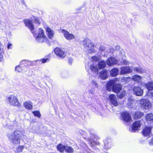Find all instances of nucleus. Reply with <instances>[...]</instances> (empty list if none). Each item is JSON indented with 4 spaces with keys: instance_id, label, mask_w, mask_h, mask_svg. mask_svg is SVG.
Returning <instances> with one entry per match:
<instances>
[{
    "instance_id": "obj_1",
    "label": "nucleus",
    "mask_w": 153,
    "mask_h": 153,
    "mask_svg": "<svg viewBox=\"0 0 153 153\" xmlns=\"http://www.w3.org/2000/svg\"><path fill=\"white\" fill-rule=\"evenodd\" d=\"M22 131L16 130L13 132L9 134L8 138L10 143L13 145L16 146L20 143V138L23 135Z\"/></svg>"
},
{
    "instance_id": "obj_2",
    "label": "nucleus",
    "mask_w": 153,
    "mask_h": 153,
    "mask_svg": "<svg viewBox=\"0 0 153 153\" xmlns=\"http://www.w3.org/2000/svg\"><path fill=\"white\" fill-rule=\"evenodd\" d=\"M116 84V81L115 80H110L107 83L106 85L107 90L110 91L111 89L114 92L118 93L121 90L122 87L120 85Z\"/></svg>"
},
{
    "instance_id": "obj_3",
    "label": "nucleus",
    "mask_w": 153,
    "mask_h": 153,
    "mask_svg": "<svg viewBox=\"0 0 153 153\" xmlns=\"http://www.w3.org/2000/svg\"><path fill=\"white\" fill-rule=\"evenodd\" d=\"M7 100L8 103L11 105L17 107H20L21 106L17 97L14 94L7 97Z\"/></svg>"
},
{
    "instance_id": "obj_4",
    "label": "nucleus",
    "mask_w": 153,
    "mask_h": 153,
    "mask_svg": "<svg viewBox=\"0 0 153 153\" xmlns=\"http://www.w3.org/2000/svg\"><path fill=\"white\" fill-rule=\"evenodd\" d=\"M84 47L88 51V53H91L94 52V47L91 41L88 39H85L83 42Z\"/></svg>"
},
{
    "instance_id": "obj_5",
    "label": "nucleus",
    "mask_w": 153,
    "mask_h": 153,
    "mask_svg": "<svg viewBox=\"0 0 153 153\" xmlns=\"http://www.w3.org/2000/svg\"><path fill=\"white\" fill-rule=\"evenodd\" d=\"M141 105L146 109H148L152 107L151 103L147 99H142L140 100Z\"/></svg>"
},
{
    "instance_id": "obj_6",
    "label": "nucleus",
    "mask_w": 153,
    "mask_h": 153,
    "mask_svg": "<svg viewBox=\"0 0 153 153\" xmlns=\"http://www.w3.org/2000/svg\"><path fill=\"white\" fill-rule=\"evenodd\" d=\"M145 85L149 91L147 93V95L153 99V93L150 91L153 90V82H150L146 83Z\"/></svg>"
},
{
    "instance_id": "obj_7",
    "label": "nucleus",
    "mask_w": 153,
    "mask_h": 153,
    "mask_svg": "<svg viewBox=\"0 0 153 153\" xmlns=\"http://www.w3.org/2000/svg\"><path fill=\"white\" fill-rule=\"evenodd\" d=\"M120 73L121 74H129L132 72V70L129 66H123L120 68Z\"/></svg>"
},
{
    "instance_id": "obj_8",
    "label": "nucleus",
    "mask_w": 153,
    "mask_h": 153,
    "mask_svg": "<svg viewBox=\"0 0 153 153\" xmlns=\"http://www.w3.org/2000/svg\"><path fill=\"white\" fill-rule=\"evenodd\" d=\"M109 100L111 104L113 105L117 106L118 105V102L117 101V99L115 95L111 94L109 96Z\"/></svg>"
},
{
    "instance_id": "obj_9",
    "label": "nucleus",
    "mask_w": 153,
    "mask_h": 153,
    "mask_svg": "<svg viewBox=\"0 0 153 153\" xmlns=\"http://www.w3.org/2000/svg\"><path fill=\"white\" fill-rule=\"evenodd\" d=\"M64 36L66 39L68 40H71L75 38V36L72 34L70 33L68 31L65 30H62Z\"/></svg>"
},
{
    "instance_id": "obj_10",
    "label": "nucleus",
    "mask_w": 153,
    "mask_h": 153,
    "mask_svg": "<svg viewBox=\"0 0 153 153\" xmlns=\"http://www.w3.org/2000/svg\"><path fill=\"white\" fill-rule=\"evenodd\" d=\"M134 94L137 96H142L143 95V91L139 87L135 86L133 88Z\"/></svg>"
},
{
    "instance_id": "obj_11",
    "label": "nucleus",
    "mask_w": 153,
    "mask_h": 153,
    "mask_svg": "<svg viewBox=\"0 0 153 153\" xmlns=\"http://www.w3.org/2000/svg\"><path fill=\"white\" fill-rule=\"evenodd\" d=\"M121 116L123 120L128 122L131 120V117L128 112H124L122 113Z\"/></svg>"
},
{
    "instance_id": "obj_12",
    "label": "nucleus",
    "mask_w": 153,
    "mask_h": 153,
    "mask_svg": "<svg viewBox=\"0 0 153 153\" xmlns=\"http://www.w3.org/2000/svg\"><path fill=\"white\" fill-rule=\"evenodd\" d=\"M55 53L60 57L64 58L65 56V53L62 50L59 48H56L54 49Z\"/></svg>"
},
{
    "instance_id": "obj_13",
    "label": "nucleus",
    "mask_w": 153,
    "mask_h": 153,
    "mask_svg": "<svg viewBox=\"0 0 153 153\" xmlns=\"http://www.w3.org/2000/svg\"><path fill=\"white\" fill-rule=\"evenodd\" d=\"M24 22L26 26H27L33 33L32 31L34 30V28L32 21L29 19H26L24 20Z\"/></svg>"
},
{
    "instance_id": "obj_14",
    "label": "nucleus",
    "mask_w": 153,
    "mask_h": 153,
    "mask_svg": "<svg viewBox=\"0 0 153 153\" xmlns=\"http://www.w3.org/2000/svg\"><path fill=\"white\" fill-rule=\"evenodd\" d=\"M45 29L49 39H52L54 34L53 31L48 27H47Z\"/></svg>"
},
{
    "instance_id": "obj_15",
    "label": "nucleus",
    "mask_w": 153,
    "mask_h": 153,
    "mask_svg": "<svg viewBox=\"0 0 153 153\" xmlns=\"http://www.w3.org/2000/svg\"><path fill=\"white\" fill-rule=\"evenodd\" d=\"M136 101L132 97H131L128 99L127 103L128 107L130 108H133L135 105Z\"/></svg>"
},
{
    "instance_id": "obj_16",
    "label": "nucleus",
    "mask_w": 153,
    "mask_h": 153,
    "mask_svg": "<svg viewBox=\"0 0 153 153\" xmlns=\"http://www.w3.org/2000/svg\"><path fill=\"white\" fill-rule=\"evenodd\" d=\"M36 40L39 42H47L48 39L45 35L44 36H37L36 38Z\"/></svg>"
},
{
    "instance_id": "obj_17",
    "label": "nucleus",
    "mask_w": 153,
    "mask_h": 153,
    "mask_svg": "<svg viewBox=\"0 0 153 153\" xmlns=\"http://www.w3.org/2000/svg\"><path fill=\"white\" fill-rule=\"evenodd\" d=\"M117 61L113 57H111L109 58L107 61V65L110 66H113L117 63Z\"/></svg>"
},
{
    "instance_id": "obj_18",
    "label": "nucleus",
    "mask_w": 153,
    "mask_h": 153,
    "mask_svg": "<svg viewBox=\"0 0 153 153\" xmlns=\"http://www.w3.org/2000/svg\"><path fill=\"white\" fill-rule=\"evenodd\" d=\"M151 127H146L143 130V134L144 136H148L151 133Z\"/></svg>"
},
{
    "instance_id": "obj_19",
    "label": "nucleus",
    "mask_w": 153,
    "mask_h": 153,
    "mask_svg": "<svg viewBox=\"0 0 153 153\" xmlns=\"http://www.w3.org/2000/svg\"><path fill=\"white\" fill-rule=\"evenodd\" d=\"M141 123L139 121H136L134 122L133 124L132 128L134 131H135L138 129L141 126Z\"/></svg>"
},
{
    "instance_id": "obj_20",
    "label": "nucleus",
    "mask_w": 153,
    "mask_h": 153,
    "mask_svg": "<svg viewBox=\"0 0 153 153\" xmlns=\"http://www.w3.org/2000/svg\"><path fill=\"white\" fill-rule=\"evenodd\" d=\"M25 107L27 109L32 110L33 108L32 104L30 102H25L24 103Z\"/></svg>"
},
{
    "instance_id": "obj_21",
    "label": "nucleus",
    "mask_w": 153,
    "mask_h": 153,
    "mask_svg": "<svg viewBox=\"0 0 153 153\" xmlns=\"http://www.w3.org/2000/svg\"><path fill=\"white\" fill-rule=\"evenodd\" d=\"M119 71L117 68H113L110 71V74L112 76H115L118 74Z\"/></svg>"
},
{
    "instance_id": "obj_22",
    "label": "nucleus",
    "mask_w": 153,
    "mask_h": 153,
    "mask_svg": "<svg viewBox=\"0 0 153 153\" xmlns=\"http://www.w3.org/2000/svg\"><path fill=\"white\" fill-rule=\"evenodd\" d=\"M107 72L105 70H103L100 73V76L101 79H105L107 78Z\"/></svg>"
},
{
    "instance_id": "obj_23",
    "label": "nucleus",
    "mask_w": 153,
    "mask_h": 153,
    "mask_svg": "<svg viewBox=\"0 0 153 153\" xmlns=\"http://www.w3.org/2000/svg\"><path fill=\"white\" fill-rule=\"evenodd\" d=\"M133 71L134 72L137 73H143L145 71V70L140 67H134L133 68Z\"/></svg>"
},
{
    "instance_id": "obj_24",
    "label": "nucleus",
    "mask_w": 153,
    "mask_h": 153,
    "mask_svg": "<svg viewBox=\"0 0 153 153\" xmlns=\"http://www.w3.org/2000/svg\"><path fill=\"white\" fill-rule=\"evenodd\" d=\"M143 115V113L140 111H137L135 112L134 115V118L135 119L140 118Z\"/></svg>"
},
{
    "instance_id": "obj_25",
    "label": "nucleus",
    "mask_w": 153,
    "mask_h": 153,
    "mask_svg": "<svg viewBox=\"0 0 153 153\" xmlns=\"http://www.w3.org/2000/svg\"><path fill=\"white\" fill-rule=\"evenodd\" d=\"M142 77L138 75H135L132 76V79L134 81L139 82L141 80Z\"/></svg>"
},
{
    "instance_id": "obj_26",
    "label": "nucleus",
    "mask_w": 153,
    "mask_h": 153,
    "mask_svg": "<svg viewBox=\"0 0 153 153\" xmlns=\"http://www.w3.org/2000/svg\"><path fill=\"white\" fill-rule=\"evenodd\" d=\"M65 146H64L61 144H60L57 146V149L59 152H63L64 151V150L65 149Z\"/></svg>"
},
{
    "instance_id": "obj_27",
    "label": "nucleus",
    "mask_w": 153,
    "mask_h": 153,
    "mask_svg": "<svg viewBox=\"0 0 153 153\" xmlns=\"http://www.w3.org/2000/svg\"><path fill=\"white\" fill-rule=\"evenodd\" d=\"M126 91L124 90H122L120 91L118 93H117V96L120 98H122L125 96Z\"/></svg>"
},
{
    "instance_id": "obj_28",
    "label": "nucleus",
    "mask_w": 153,
    "mask_h": 153,
    "mask_svg": "<svg viewBox=\"0 0 153 153\" xmlns=\"http://www.w3.org/2000/svg\"><path fill=\"white\" fill-rule=\"evenodd\" d=\"M98 65L100 69H102L105 67L106 63L105 61L102 60L98 63Z\"/></svg>"
},
{
    "instance_id": "obj_29",
    "label": "nucleus",
    "mask_w": 153,
    "mask_h": 153,
    "mask_svg": "<svg viewBox=\"0 0 153 153\" xmlns=\"http://www.w3.org/2000/svg\"><path fill=\"white\" fill-rule=\"evenodd\" d=\"M146 120L148 121L153 122V114H147L146 115Z\"/></svg>"
},
{
    "instance_id": "obj_30",
    "label": "nucleus",
    "mask_w": 153,
    "mask_h": 153,
    "mask_svg": "<svg viewBox=\"0 0 153 153\" xmlns=\"http://www.w3.org/2000/svg\"><path fill=\"white\" fill-rule=\"evenodd\" d=\"M65 151L69 153H72L74 152L73 149L69 146H66Z\"/></svg>"
},
{
    "instance_id": "obj_31",
    "label": "nucleus",
    "mask_w": 153,
    "mask_h": 153,
    "mask_svg": "<svg viewBox=\"0 0 153 153\" xmlns=\"http://www.w3.org/2000/svg\"><path fill=\"white\" fill-rule=\"evenodd\" d=\"M44 35H45L44 30L42 28H39L38 31V34L37 36H44Z\"/></svg>"
},
{
    "instance_id": "obj_32",
    "label": "nucleus",
    "mask_w": 153,
    "mask_h": 153,
    "mask_svg": "<svg viewBox=\"0 0 153 153\" xmlns=\"http://www.w3.org/2000/svg\"><path fill=\"white\" fill-rule=\"evenodd\" d=\"M24 149V147L22 146H20L18 147L16 149L15 152L16 153H19L22 152Z\"/></svg>"
},
{
    "instance_id": "obj_33",
    "label": "nucleus",
    "mask_w": 153,
    "mask_h": 153,
    "mask_svg": "<svg viewBox=\"0 0 153 153\" xmlns=\"http://www.w3.org/2000/svg\"><path fill=\"white\" fill-rule=\"evenodd\" d=\"M129 62L127 60L124 59H122L120 61V64L123 65H129Z\"/></svg>"
},
{
    "instance_id": "obj_34",
    "label": "nucleus",
    "mask_w": 153,
    "mask_h": 153,
    "mask_svg": "<svg viewBox=\"0 0 153 153\" xmlns=\"http://www.w3.org/2000/svg\"><path fill=\"white\" fill-rule=\"evenodd\" d=\"M90 69L91 71L94 72H97L98 71V68L96 65H93L91 66Z\"/></svg>"
},
{
    "instance_id": "obj_35",
    "label": "nucleus",
    "mask_w": 153,
    "mask_h": 153,
    "mask_svg": "<svg viewBox=\"0 0 153 153\" xmlns=\"http://www.w3.org/2000/svg\"><path fill=\"white\" fill-rule=\"evenodd\" d=\"M32 113L35 116L39 118L41 117V115L39 111H33Z\"/></svg>"
},
{
    "instance_id": "obj_36",
    "label": "nucleus",
    "mask_w": 153,
    "mask_h": 153,
    "mask_svg": "<svg viewBox=\"0 0 153 153\" xmlns=\"http://www.w3.org/2000/svg\"><path fill=\"white\" fill-rule=\"evenodd\" d=\"M15 70L19 72H20L22 71V69L19 66H17L15 68Z\"/></svg>"
},
{
    "instance_id": "obj_37",
    "label": "nucleus",
    "mask_w": 153,
    "mask_h": 153,
    "mask_svg": "<svg viewBox=\"0 0 153 153\" xmlns=\"http://www.w3.org/2000/svg\"><path fill=\"white\" fill-rule=\"evenodd\" d=\"M130 79L131 78L130 77H124L123 79V80L125 81L126 83L130 82Z\"/></svg>"
},
{
    "instance_id": "obj_38",
    "label": "nucleus",
    "mask_w": 153,
    "mask_h": 153,
    "mask_svg": "<svg viewBox=\"0 0 153 153\" xmlns=\"http://www.w3.org/2000/svg\"><path fill=\"white\" fill-rule=\"evenodd\" d=\"M104 144L105 145V148L106 149L110 148L111 147L109 145V144L108 142L107 143L106 141H105Z\"/></svg>"
},
{
    "instance_id": "obj_39",
    "label": "nucleus",
    "mask_w": 153,
    "mask_h": 153,
    "mask_svg": "<svg viewBox=\"0 0 153 153\" xmlns=\"http://www.w3.org/2000/svg\"><path fill=\"white\" fill-rule=\"evenodd\" d=\"M106 48L103 46H101L100 47V50L102 51H105L106 50Z\"/></svg>"
},
{
    "instance_id": "obj_40",
    "label": "nucleus",
    "mask_w": 153,
    "mask_h": 153,
    "mask_svg": "<svg viewBox=\"0 0 153 153\" xmlns=\"http://www.w3.org/2000/svg\"><path fill=\"white\" fill-rule=\"evenodd\" d=\"M89 143L91 144V145L92 146H94V145H97V142L94 141L92 142L91 141H90Z\"/></svg>"
},
{
    "instance_id": "obj_41",
    "label": "nucleus",
    "mask_w": 153,
    "mask_h": 153,
    "mask_svg": "<svg viewBox=\"0 0 153 153\" xmlns=\"http://www.w3.org/2000/svg\"><path fill=\"white\" fill-rule=\"evenodd\" d=\"M92 59L94 61H97L98 60V58L95 56H93L92 57Z\"/></svg>"
},
{
    "instance_id": "obj_42",
    "label": "nucleus",
    "mask_w": 153,
    "mask_h": 153,
    "mask_svg": "<svg viewBox=\"0 0 153 153\" xmlns=\"http://www.w3.org/2000/svg\"><path fill=\"white\" fill-rule=\"evenodd\" d=\"M0 53H3V46L1 44H0Z\"/></svg>"
},
{
    "instance_id": "obj_43",
    "label": "nucleus",
    "mask_w": 153,
    "mask_h": 153,
    "mask_svg": "<svg viewBox=\"0 0 153 153\" xmlns=\"http://www.w3.org/2000/svg\"><path fill=\"white\" fill-rule=\"evenodd\" d=\"M41 60L42 61V62L44 63L48 61V58H47L45 59H42Z\"/></svg>"
},
{
    "instance_id": "obj_44",
    "label": "nucleus",
    "mask_w": 153,
    "mask_h": 153,
    "mask_svg": "<svg viewBox=\"0 0 153 153\" xmlns=\"http://www.w3.org/2000/svg\"><path fill=\"white\" fill-rule=\"evenodd\" d=\"M3 59V53H0V62Z\"/></svg>"
},
{
    "instance_id": "obj_45",
    "label": "nucleus",
    "mask_w": 153,
    "mask_h": 153,
    "mask_svg": "<svg viewBox=\"0 0 153 153\" xmlns=\"http://www.w3.org/2000/svg\"><path fill=\"white\" fill-rule=\"evenodd\" d=\"M39 20L38 19L36 18L35 19V22L37 24H39L40 23Z\"/></svg>"
},
{
    "instance_id": "obj_46",
    "label": "nucleus",
    "mask_w": 153,
    "mask_h": 153,
    "mask_svg": "<svg viewBox=\"0 0 153 153\" xmlns=\"http://www.w3.org/2000/svg\"><path fill=\"white\" fill-rule=\"evenodd\" d=\"M149 143L150 145H153V138L149 141Z\"/></svg>"
},
{
    "instance_id": "obj_47",
    "label": "nucleus",
    "mask_w": 153,
    "mask_h": 153,
    "mask_svg": "<svg viewBox=\"0 0 153 153\" xmlns=\"http://www.w3.org/2000/svg\"><path fill=\"white\" fill-rule=\"evenodd\" d=\"M12 44L11 43H8V46H7V48L8 49L11 48V47L12 46Z\"/></svg>"
},
{
    "instance_id": "obj_48",
    "label": "nucleus",
    "mask_w": 153,
    "mask_h": 153,
    "mask_svg": "<svg viewBox=\"0 0 153 153\" xmlns=\"http://www.w3.org/2000/svg\"><path fill=\"white\" fill-rule=\"evenodd\" d=\"M93 84L95 85V86H96L97 85V83L96 82H95L94 80H92V81Z\"/></svg>"
},
{
    "instance_id": "obj_49",
    "label": "nucleus",
    "mask_w": 153,
    "mask_h": 153,
    "mask_svg": "<svg viewBox=\"0 0 153 153\" xmlns=\"http://www.w3.org/2000/svg\"><path fill=\"white\" fill-rule=\"evenodd\" d=\"M94 92V91L92 90V91L90 90L89 91V92L90 93H91V94H92L93 92Z\"/></svg>"
},
{
    "instance_id": "obj_50",
    "label": "nucleus",
    "mask_w": 153,
    "mask_h": 153,
    "mask_svg": "<svg viewBox=\"0 0 153 153\" xmlns=\"http://www.w3.org/2000/svg\"><path fill=\"white\" fill-rule=\"evenodd\" d=\"M116 48L117 50H119L120 49V47L119 46H118V45L116 46Z\"/></svg>"
},
{
    "instance_id": "obj_51",
    "label": "nucleus",
    "mask_w": 153,
    "mask_h": 153,
    "mask_svg": "<svg viewBox=\"0 0 153 153\" xmlns=\"http://www.w3.org/2000/svg\"><path fill=\"white\" fill-rule=\"evenodd\" d=\"M72 59H71V58H70V59H69V62H70V61H72Z\"/></svg>"
},
{
    "instance_id": "obj_52",
    "label": "nucleus",
    "mask_w": 153,
    "mask_h": 153,
    "mask_svg": "<svg viewBox=\"0 0 153 153\" xmlns=\"http://www.w3.org/2000/svg\"><path fill=\"white\" fill-rule=\"evenodd\" d=\"M71 61H70V62H69L71 63Z\"/></svg>"
}]
</instances>
